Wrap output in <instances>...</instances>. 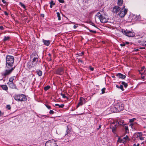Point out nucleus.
<instances>
[{"label":"nucleus","mask_w":146,"mask_h":146,"mask_svg":"<svg viewBox=\"0 0 146 146\" xmlns=\"http://www.w3.org/2000/svg\"><path fill=\"white\" fill-rule=\"evenodd\" d=\"M19 5H21V6L23 7L24 9H25L26 7L25 5L23 3L21 2H20L19 3Z\"/></svg>","instance_id":"obj_26"},{"label":"nucleus","mask_w":146,"mask_h":146,"mask_svg":"<svg viewBox=\"0 0 146 146\" xmlns=\"http://www.w3.org/2000/svg\"><path fill=\"white\" fill-rule=\"evenodd\" d=\"M42 42L44 45L46 46H48L50 44V41L49 40H46L44 39L42 40Z\"/></svg>","instance_id":"obj_13"},{"label":"nucleus","mask_w":146,"mask_h":146,"mask_svg":"<svg viewBox=\"0 0 146 146\" xmlns=\"http://www.w3.org/2000/svg\"><path fill=\"white\" fill-rule=\"evenodd\" d=\"M1 87L3 90L7 91L8 90L7 86L5 85H2Z\"/></svg>","instance_id":"obj_16"},{"label":"nucleus","mask_w":146,"mask_h":146,"mask_svg":"<svg viewBox=\"0 0 146 146\" xmlns=\"http://www.w3.org/2000/svg\"><path fill=\"white\" fill-rule=\"evenodd\" d=\"M116 76L118 78L123 79H125L126 77L125 75H124L120 73H117L116 75Z\"/></svg>","instance_id":"obj_11"},{"label":"nucleus","mask_w":146,"mask_h":146,"mask_svg":"<svg viewBox=\"0 0 146 146\" xmlns=\"http://www.w3.org/2000/svg\"><path fill=\"white\" fill-rule=\"evenodd\" d=\"M78 62H82V60L80 59H78Z\"/></svg>","instance_id":"obj_49"},{"label":"nucleus","mask_w":146,"mask_h":146,"mask_svg":"<svg viewBox=\"0 0 146 146\" xmlns=\"http://www.w3.org/2000/svg\"><path fill=\"white\" fill-rule=\"evenodd\" d=\"M116 87L118 88H120L122 91L124 90V89L123 88V87L122 85H121L120 86H119L118 85H116Z\"/></svg>","instance_id":"obj_20"},{"label":"nucleus","mask_w":146,"mask_h":146,"mask_svg":"<svg viewBox=\"0 0 146 146\" xmlns=\"http://www.w3.org/2000/svg\"><path fill=\"white\" fill-rule=\"evenodd\" d=\"M27 66H28V68H30L32 67V66L31 65V64H30V63L28 64Z\"/></svg>","instance_id":"obj_35"},{"label":"nucleus","mask_w":146,"mask_h":146,"mask_svg":"<svg viewBox=\"0 0 146 146\" xmlns=\"http://www.w3.org/2000/svg\"><path fill=\"white\" fill-rule=\"evenodd\" d=\"M69 126H67V130H66V133L65 134V135H69L70 133V130L69 129Z\"/></svg>","instance_id":"obj_14"},{"label":"nucleus","mask_w":146,"mask_h":146,"mask_svg":"<svg viewBox=\"0 0 146 146\" xmlns=\"http://www.w3.org/2000/svg\"><path fill=\"white\" fill-rule=\"evenodd\" d=\"M139 138L141 140H143L144 139V137H141V136L140 135L139 136Z\"/></svg>","instance_id":"obj_39"},{"label":"nucleus","mask_w":146,"mask_h":146,"mask_svg":"<svg viewBox=\"0 0 146 146\" xmlns=\"http://www.w3.org/2000/svg\"><path fill=\"white\" fill-rule=\"evenodd\" d=\"M52 5H52V3H51V4H50V7L51 8H52Z\"/></svg>","instance_id":"obj_61"},{"label":"nucleus","mask_w":146,"mask_h":146,"mask_svg":"<svg viewBox=\"0 0 146 146\" xmlns=\"http://www.w3.org/2000/svg\"><path fill=\"white\" fill-rule=\"evenodd\" d=\"M136 120V118H133L132 119H129V122L130 123H133V121H134L135 120Z\"/></svg>","instance_id":"obj_27"},{"label":"nucleus","mask_w":146,"mask_h":146,"mask_svg":"<svg viewBox=\"0 0 146 146\" xmlns=\"http://www.w3.org/2000/svg\"><path fill=\"white\" fill-rule=\"evenodd\" d=\"M41 115V116L42 117L44 118H46V117H48L47 116H46V115Z\"/></svg>","instance_id":"obj_44"},{"label":"nucleus","mask_w":146,"mask_h":146,"mask_svg":"<svg viewBox=\"0 0 146 146\" xmlns=\"http://www.w3.org/2000/svg\"><path fill=\"white\" fill-rule=\"evenodd\" d=\"M36 56H38L37 54L36 53H34L33 54L31 55V58L33 57H34V56H35V57H36Z\"/></svg>","instance_id":"obj_32"},{"label":"nucleus","mask_w":146,"mask_h":146,"mask_svg":"<svg viewBox=\"0 0 146 146\" xmlns=\"http://www.w3.org/2000/svg\"><path fill=\"white\" fill-rule=\"evenodd\" d=\"M45 106L48 109L51 108L50 106L48 105H45Z\"/></svg>","instance_id":"obj_42"},{"label":"nucleus","mask_w":146,"mask_h":146,"mask_svg":"<svg viewBox=\"0 0 146 146\" xmlns=\"http://www.w3.org/2000/svg\"><path fill=\"white\" fill-rule=\"evenodd\" d=\"M125 129L126 131H128V132L129 131L128 126H125Z\"/></svg>","instance_id":"obj_34"},{"label":"nucleus","mask_w":146,"mask_h":146,"mask_svg":"<svg viewBox=\"0 0 146 146\" xmlns=\"http://www.w3.org/2000/svg\"><path fill=\"white\" fill-rule=\"evenodd\" d=\"M6 108L8 110H10L11 109V106L10 105H7Z\"/></svg>","instance_id":"obj_29"},{"label":"nucleus","mask_w":146,"mask_h":146,"mask_svg":"<svg viewBox=\"0 0 146 146\" xmlns=\"http://www.w3.org/2000/svg\"><path fill=\"white\" fill-rule=\"evenodd\" d=\"M116 125H114V126H112V128L111 127V128L112 129V132L114 133H115L116 131Z\"/></svg>","instance_id":"obj_18"},{"label":"nucleus","mask_w":146,"mask_h":146,"mask_svg":"<svg viewBox=\"0 0 146 146\" xmlns=\"http://www.w3.org/2000/svg\"><path fill=\"white\" fill-rule=\"evenodd\" d=\"M139 145L140 144L139 143L137 144V145H136V144L135 143L133 145V146H139Z\"/></svg>","instance_id":"obj_48"},{"label":"nucleus","mask_w":146,"mask_h":146,"mask_svg":"<svg viewBox=\"0 0 146 146\" xmlns=\"http://www.w3.org/2000/svg\"><path fill=\"white\" fill-rule=\"evenodd\" d=\"M57 14V17L58 18V20H60L61 19V18L60 15V14L59 12H57L56 13Z\"/></svg>","instance_id":"obj_28"},{"label":"nucleus","mask_w":146,"mask_h":146,"mask_svg":"<svg viewBox=\"0 0 146 146\" xmlns=\"http://www.w3.org/2000/svg\"><path fill=\"white\" fill-rule=\"evenodd\" d=\"M121 9V8L118 6H115L113 8L112 11L115 13H117Z\"/></svg>","instance_id":"obj_9"},{"label":"nucleus","mask_w":146,"mask_h":146,"mask_svg":"<svg viewBox=\"0 0 146 146\" xmlns=\"http://www.w3.org/2000/svg\"><path fill=\"white\" fill-rule=\"evenodd\" d=\"M45 146H58L56 143V141L53 139L47 141L45 143Z\"/></svg>","instance_id":"obj_7"},{"label":"nucleus","mask_w":146,"mask_h":146,"mask_svg":"<svg viewBox=\"0 0 146 146\" xmlns=\"http://www.w3.org/2000/svg\"><path fill=\"white\" fill-rule=\"evenodd\" d=\"M139 50L138 49H136L134 50V51L136 52L138 51Z\"/></svg>","instance_id":"obj_59"},{"label":"nucleus","mask_w":146,"mask_h":146,"mask_svg":"<svg viewBox=\"0 0 146 146\" xmlns=\"http://www.w3.org/2000/svg\"><path fill=\"white\" fill-rule=\"evenodd\" d=\"M95 17H98L101 22L103 23H107L108 20V16L102 12H101V13L98 12L97 13Z\"/></svg>","instance_id":"obj_3"},{"label":"nucleus","mask_w":146,"mask_h":146,"mask_svg":"<svg viewBox=\"0 0 146 146\" xmlns=\"http://www.w3.org/2000/svg\"><path fill=\"white\" fill-rule=\"evenodd\" d=\"M122 32L123 34L129 37H133L135 36L133 33L127 30H122Z\"/></svg>","instance_id":"obj_6"},{"label":"nucleus","mask_w":146,"mask_h":146,"mask_svg":"<svg viewBox=\"0 0 146 146\" xmlns=\"http://www.w3.org/2000/svg\"><path fill=\"white\" fill-rule=\"evenodd\" d=\"M4 13L5 14V15H7V16L8 15V13H7L6 11H4Z\"/></svg>","instance_id":"obj_52"},{"label":"nucleus","mask_w":146,"mask_h":146,"mask_svg":"<svg viewBox=\"0 0 146 146\" xmlns=\"http://www.w3.org/2000/svg\"><path fill=\"white\" fill-rule=\"evenodd\" d=\"M60 3H64V1L63 0H58Z\"/></svg>","instance_id":"obj_45"},{"label":"nucleus","mask_w":146,"mask_h":146,"mask_svg":"<svg viewBox=\"0 0 146 146\" xmlns=\"http://www.w3.org/2000/svg\"><path fill=\"white\" fill-rule=\"evenodd\" d=\"M126 141L125 140H124V139H122V142L121 143H123L125 144L126 142Z\"/></svg>","instance_id":"obj_47"},{"label":"nucleus","mask_w":146,"mask_h":146,"mask_svg":"<svg viewBox=\"0 0 146 146\" xmlns=\"http://www.w3.org/2000/svg\"><path fill=\"white\" fill-rule=\"evenodd\" d=\"M138 42H141V44H140L142 45L143 46H146V43H143V42H141L140 41V42H139V41H138Z\"/></svg>","instance_id":"obj_30"},{"label":"nucleus","mask_w":146,"mask_h":146,"mask_svg":"<svg viewBox=\"0 0 146 146\" xmlns=\"http://www.w3.org/2000/svg\"><path fill=\"white\" fill-rule=\"evenodd\" d=\"M64 72V69L62 68H59L57 69L55 72V74L61 75Z\"/></svg>","instance_id":"obj_8"},{"label":"nucleus","mask_w":146,"mask_h":146,"mask_svg":"<svg viewBox=\"0 0 146 146\" xmlns=\"http://www.w3.org/2000/svg\"><path fill=\"white\" fill-rule=\"evenodd\" d=\"M123 3V0H118L117 4L119 6H121Z\"/></svg>","instance_id":"obj_21"},{"label":"nucleus","mask_w":146,"mask_h":146,"mask_svg":"<svg viewBox=\"0 0 146 146\" xmlns=\"http://www.w3.org/2000/svg\"><path fill=\"white\" fill-rule=\"evenodd\" d=\"M52 3V5H55V3H54L53 2V1H51L50 3V4H51V3Z\"/></svg>","instance_id":"obj_41"},{"label":"nucleus","mask_w":146,"mask_h":146,"mask_svg":"<svg viewBox=\"0 0 146 146\" xmlns=\"http://www.w3.org/2000/svg\"><path fill=\"white\" fill-rule=\"evenodd\" d=\"M90 70H91V71H93L94 70V68H92V67H91L90 68Z\"/></svg>","instance_id":"obj_57"},{"label":"nucleus","mask_w":146,"mask_h":146,"mask_svg":"<svg viewBox=\"0 0 146 146\" xmlns=\"http://www.w3.org/2000/svg\"><path fill=\"white\" fill-rule=\"evenodd\" d=\"M33 58V59L32 60V62H38V56H36V57H34Z\"/></svg>","instance_id":"obj_15"},{"label":"nucleus","mask_w":146,"mask_h":146,"mask_svg":"<svg viewBox=\"0 0 146 146\" xmlns=\"http://www.w3.org/2000/svg\"><path fill=\"white\" fill-rule=\"evenodd\" d=\"M128 138V137L127 135H126L125 137H124L123 138V139H125V140L126 141L127 140Z\"/></svg>","instance_id":"obj_36"},{"label":"nucleus","mask_w":146,"mask_h":146,"mask_svg":"<svg viewBox=\"0 0 146 146\" xmlns=\"http://www.w3.org/2000/svg\"><path fill=\"white\" fill-rule=\"evenodd\" d=\"M130 126H131V127H132L133 126H134V124L133 123H131V124H130V125H129Z\"/></svg>","instance_id":"obj_46"},{"label":"nucleus","mask_w":146,"mask_h":146,"mask_svg":"<svg viewBox=\"0 0 146 146\" xmlns=\"http://www.w3.org/2000/svg\"><path fill=\"white\" fill-rule=\"evenodd\" d=\"M84 53V52H82V53L80 54H80V55H80V56H82L83 54Z\"/></svg>","instance_id":"obj_63"},{"label":"nucleus","mask_w":146,"mask_h":146,"mask_svg":"<svg viewBox=\"0 0 146 146\" xmlns=\"http://www.w3.org/2000/svg\"><path fill=\"white\" fill-rule=\"evenodd\" d=\"M77 27V26H76V25H74L73 26V28H74V29H76V28Z\"/></svg>","instance_id":"obj_58"},{"label":"nucleus","mask_w":146,"mask_h":146,"mask_svg":"<svg viewBox=\"0 0 146 146\" xmlns=\"http://www.w3.org/2000/svg\"><path fill=\"white\" fill-rule=\"evenodd\" d=\"M140 49H145V47H140Z\"/></svg>","instance_id":"obj_64"},{"label":"nucleus","mask_w":146,"mask_h":146,"mask_svg":"<svg viewBox=\"0 0 146 146\" xmlns=\"http://www.w3.org/2000/svg\"><path fill=\"white\" fill-rule=\"evenodd\" d=\"M60 95H61V96H62V97L63 98H66L67 99L68 98L67 97H66V96H65L64 94H62V93H61L60 94Z\"/></svg>","instance_id":"obj_33"},{"label":"nucleus","mask_w":146,"mask_h":146,"mask_svg":"<svg viewBox=\"0 0 146 146\" xmlns=\"http://www.w3.org/2000/svg\"><path fill=\"white\" fill-rule=\"evenodd\" d=\"M5 0H2V2L4 3H6V2L5 1Z\"/></svg>","instance_id":"obj_56"},{"label":"nucleus","mask_w":146,"mask_h":146,"mask_svg":"<svg viewBox=\"0 0 146 146\" xmlns=\"http://www.w3.org/2000/svg\"><path fill=\"white\" fill-rule=\"evenodd\" d=\"M37 74L39 76H41L42 75V72L40 70H38L36 72Z\"/></svg>","instance_id":"obj_17"},{"label":"nucleus","mask_w":146,"mask_h":146,"mask_svg":"<svg viewBox=\"0 0 146 146\" xmlns=\"http://www.w3.org/2000/svg\"><path fill=\"white\" fill-rule=\"evenodd\" d=\"M123 109V105L121 103H117L115 104L114 106L111 107V108H108L107 110V111H108L110 110L111 111L109 113L110 114L113 112H119Z\"/></svg>","instance_id":"obj_2"},{"label":"nucleus","mask_w":146,"mask_h":146,"mask_svg":"<svg viewBox=\"0 0 146 146\" xmlns=\"http://www.w3.org/2000/svg\"><path fill=\"white\" fill-rule=\"evenodd\" d=\"M55 106H58L60 108H63L64 106V104H62L60 105H59L58 104H55Z\"/></svg>","instance_id":"obj_23"},{"label":"nucleus","mask_w":146,"mask_h":146,"mask_svg":"<svg viewBox=\"0 0 146 146\" xmlns=\"http://www.w3.org/2000/svg\"><path fill=\"white\" fill-rule=\"evenodd\" d=\"M120 45L121 46H124L125 45V43L123 42L122 44H121Z\"/></svg>","instance_id":"obj_40"},{"label":"nucleus","mask_w":146,"mask_h":146,"mask_svg":"<svg viewBox=\"0 0 146 146\" xmlns=\"http://www.w3.org/2000/svg\"><path fill=\"white\" fill-rule=\"evenodd\" d=\"M139 71V73L140 74H141V76H143V74H145V73H144L145 72H143L141 73L140 72V71Z\"/></svg>","instance_id":"obj_50"},{"label":"nucleus","mask_w":146,"mask_h":146,"mask_svg":"<svg viewBox=\"0 0 146 146\" xmlns=\"http://www.w3.org/2000/svg\"><path fill=\"white\" fill-rule=\"evenodd\" d=\"M84 100V99L82 98H80V102L78 105L77 106V107L78 108L80 106L82 105L83 103V101Z\"/></svg>","instance_id":"obj_12"},{"label":"nucleus","mask_w":146,"mask_h":146,"mask_svg":"<svg viewBox=\"0 0 146 146\" xmlns=\"http://www.w3.org/2000/svg\"><path fill=\"white\" fill-rule=\"evenodd\" d=\"M121 84H122V85H123L125 88H126L128 86L127 83L125 82H122Z\"/></svg>","instance_id":"obj_25"},{"label":"nucleus","mask_w":146,"mask_h":146,"mask_svg":"<svg viewBox=\"0 0 146 146\" xmlns=\"http://www.w3.org/2000/svg\"><path fill=\"white\" fill-rule=\"evenodd\" d=\"M106 89V88H103L101 90H102V94H103L105 93V90Z\"/></svg>","instance_id":"obj_31"},{"label":"nucleus","mask_w":146,"mask_h":146,"mask_svg":"<svg viewBox=\"0 0 146 146\" xmlns=\"http://www.w3.org/2000/svg\"><path fill=\"white\" fill-rule=\"evenodd\" d=\"M145 76H141V78L143 80L145 79Z\"/></svg>","instance_id":"obj_53"},{"label":"nucleus","mask_w":146,"mask_h":146,"mask_svg":"<svg viewBox=\"0 0 146 146\" xmlns=\"http://www.w3.org/2000/svg\"><path fill=\"white\" fill-rule=\"evenodd\" d=\"M15 78V76H13L11 77L9 79V82H13V80Z\"/></svg>","instance_id":"obj_19"},{"label":"nucleus","mask_w":146,"mask_h":146,"mask_svg":"<svg viewBox=\"0 0 146 146\" xmlns=\"http://www.w3.org/2000/svg\"><path fill=\"white\" fill-rule=\"evenodd\" d=\"M7 84L9 86V87L10 88L12 89H17V88L15 84L13 82H8Z\"/></svg>","instance_id":"obj_10"},{"label":"nucleus","mask_w":146,"mask_h":146,"mask_svg":"<svg viewBox=\"0 0 146 146\" xmlns=\"http://www.w3.org/2000/svg\"><path fill=\"white\" fill-rule=\"evenodd\" d=\"M50 86L48 85L45 87L44 88V89L45 91H47L50 89Z\"/></svg>","instance_id":"obj_24"},{"label":"nucleus","mask_w":146,"mask_h":146,"mask_svg":"<svg viewBox=\"0 0 146 146\" xmlns=\"http://www.w3.org/2000/svg\"><path fill=\"white\" fill-rule=\"evenodd\" d=\"M0 29L1 30H2L4 29V28H3V26H0Z\"/></svg>","instance_id":"obj_51"},{"label":"nucleus","mask_w":146,"mask_h":146,"mask_svg":"<svg viewBox=\"0 0 146 146\" xmlns=\"http://www.w3.org/2000/svg\"><path fill=\"white\" fill-rule=\"evenodd\" d=\"M14 58L12 56L7 55L6 57V70L2 74L3 76H6L10 74L15 69V66L13 67L14 63Z\"/></svg>","instance_id":"obj_1"},{"label":"nucleus","mask_w":146,"mask_h":146,"mask_svg":"<svg viewBox=\"0 0 146 146\" xmlns=\"http://www.w3.org/2000/svg\"><path fill=\"white\" fill-rule=\"evenodd\" d=\"M54 113V112L52 110H50L49 113L50 114H53Z\"/></svg>","instance_id":"obj_38"},{"label":"nucleus","mask_w":146,"mask_h":146,"mask_svg":"<svg viewBox=\"0 0 146 146\" xmlns=\"http://www.w3.org/2000/svg\"><path fill=\"white\" fill-rule=\"evenodd\" d=\"M133 123L134 124V126H135V125H137V123L136 122H134V123Z\"/></svg>","instance_id":"obj_55"},{"label":"nucleus","mask_w":146,"mask_h":146,"mask_svg":"<svg viewBox=\"0 0 146 146\" xmlns=\"http://www.w3.org/2000/svg\"><path fill=\"white\" fill-rule=\"evenodd\" d=\"M125 7V6L123 7L118 14V15L121 17H124L127 12V9H124Z\"/></svg>","instance_id":"obj_5"},{"label":"nucleus","mask_w":146,"mask_h":146,"mask_svg":"<svg viewBox=\"0 0 146 146\" xmlns=\"http://www.w3.org/2000/svg\"><path fill=\"white\" fill-rule=\"evenodd\" d=\"M125 43V44H129V42H126Z\"/></svg>","instance_id":"obj_60"},{"label":"nucleus","mask_w":146,"mask_h":146,"mask_svg":"<svg viewBox=\"0 0 146 146\" xmlns=\"http://www.w3.org/2000/svg\"><path fill=\"white\" fill-rule=\"evenodd\" d=\"M89 31L93 33H96V31H93L90 29H89Z\"/></svg>","instance_id":"obj_37"},{"label":"nucleus","mask_w":146,"mask_h":146,"mask_svg":"<svg viewBox=\"0 0 146 146\" xmlns=\"http://www.w3.org/2000/svg\"><path fill=\"white\" fill-rule=\"evenodd\" d=\"M40 16L41 17H44V14H42L40 15Z\"/></svg>","instance_id":"obj_54"},{"label":"nucleus","mask_w":146,"mask_h":146,"mask_svg":"<svg viewBox=\"0 0 146 146\" xmlns=\"http://www.w3.org/2000/svg\"><path fill=\"white\" fill-rule=\"evenodd\" d=\"M15 100L18 102H25L27 100L26 96L23 94H19L13 96Z\"/></svg>","instance_id":"obj_4"},{"label":"nucleus","mask_w":146,"mask_h":146,"mask_svg":"<svg viewBox=\"0 0 146 146\" xmlns=\"http://www.w3.org/2000/svg\"><path fill=\"white\" fill-rule=\"evenodd\" d=\"M101 127V125H100L99 126V127H98V129H99Z\"/></svg>","instance_id":"obj_62"},{"label":"nucleus","mask_w":146,"mask_h":146,"mask_svg":"<svg viewBox=\"0 0 146 146\" xmlns=\"http://www.w3.org/2000/svg\"><path fill=\"white\" fill-rule=\"evenodd\" d=\"M10 38V37L9 36H5L4 39L3 40L4 42H5L9 40Z\"/></svg>","instance_id":"obj_22"},{"label":"nucleus","mask_w":146,"mask_h":146,"mask_svg":"<svg viewBox=\"0 0 146 146\" xmlns=\"http://www.w3.org/2000/svg\"><path fill=\"white\" fill-rule=\"evenodd\" d=\"M118 141L120 143H122V139L119 138L118 139Z\"/></svg>","instance_id":"obj_43"}]
</instances>
